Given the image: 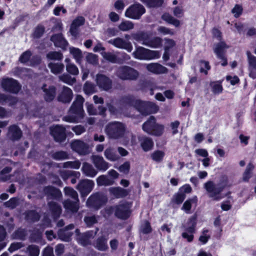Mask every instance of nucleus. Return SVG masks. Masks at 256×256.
<instances>
[{
  "instance_id": "f257e3e1",
  "label": "nucleus",
  "mask_w": 256,
  "mask_h": 256,
  "mask_svg": "<svg viewBox=\"0 0 256 256\" xmlns=\"http://www.w3.org/2000/svg\"><path fill=\"white\" fill-rule=\"evenodd\" d=\"M123 100L127 106H133L142 114L156 113L158 110V106L154 104L136 100L133 96L126 97Z\"/></svg>"
},
{
  "instance_id": "f03ea898",
  "label": "nucleus",
  "mask_w": 256,
  "mask_h": 256,
  "mask_svg": "<svg viewBox=\"0 0 256 256\" xmlns=\"http://www.w3.org/2000/svg\"><path fill=\"white\" fill-rule=\"evenodd\" d=\"M84 98L80 95H78L69 110V114L63 118V120L69 122H78L84 116L83 103Z\"/></svg>"
},
{
  "instance_id": "7ed1b4c3",
  "label": "nucleus",
  "mask_w": 256,
  "mask_h": 256,
  "mask_svg": "<svg viewBox=\"0 0 256 256\" xmlns=\"http://www.w3.org/2000/svg\"><path fill=\"white\" fill-rule=\"evenodd\" d=\"M227 182L226 178L224 179L222 182L217 184H215L212 181H208L204 184V187L209 197L214 200H219L222 198L220 192L227 186Z\"/></svg>"
},
{
  "instance_id": "20e7f679",
  "label": "nucleus",
  "mask_w": 256,
  "mask_h": 256,
  "mask_svg": "<svg viewBox=\"0 0 256 256\" xmlns=\"http://www.w3.org/2000/svg\"><path fill=\"white\" fill-rule=\"evenodd\" d=\"M105 132L109 138L118 139L122 138L126 134V127L123 123L114 121L106 125Z\"/></svg>"
},
{
  "instance_id": "39448f33",
  "label": "nucleus",
  "mask_w": 256,
  "mask_h": 256,
  "mask_svg": "<svg viewBox=\"0 0 256 256\" xmlns=\"http://www.w3.org/2000/svg\"><path fill=\"white\" fill-rule=\"evenodd\" d=\"M64 194L67 196L71 198L73 200L72 201L68 200L64 202V206L68 211L75 212L79 208L78 195L76 191L74 189L67 187L64 188Z\"/></svg>"
},
{
  "instance_id": "423d86ee",
  "label": "nucleus",
  "mask_w": 256,
  "mask_h": 256,
  "mask_svg": "<svg viewBox=\"0 0 256 256\" xmlns=\"http://www.w3.org/2000/svg\"><path fill=\"white\" fill-rule=\"evenodd\" d=\"M134 56L140 60L158 59L160 56V52L157 50H152L142 47H138L133 52Z\"/></svg>"
},
{
  "instance_id": "0eeeda50",
  "label": "nucleus",
  "mask_w": 256,
  "mask_h": 256,
  "mask_svg": "<svg viewBox=\"0 0 256 256\" xmlns=\"http://www.w3.org/2000/svg\"><path fill=\"white\" fill-rule=\"evenodd\" d=\"M132 204L127 202H123L114 208H109L106 209V212L108 214H110L114 211L115 215L116 217L122 218H127L130 214V208Z\"/></svg>"
},
{
  "instance_id": "6e6552de",
  "label": "nucleus",
  "mask_w": 256,
  "mask_h": 256,
  "mask_svg": "<svg viewBox=\"0 0 256 256\" xmlns=\"http://www.w3.org/2000/svg\"><path fill=\"white\" fill-rule=\"evenodd\" d=\"M134 39L142 42V44L152 48H158L162 45V39L159 37L150 38L149 35L146 33L140 34V38L138 34H134Z\"/></svg>"
},
{
  "instance_id": "1a4fd4ad",
  "label": "nucleus",
  "mask_w": 256,
  "mask_h": 256,
  "mask_svg": "<svg viewBox=\"0 0 256 256\" xmlns=\"http://www.w3.org/2000/svg\"><path fill=\"white\" fill-rule=\"evenodd\" d=\"M146 12L143 6L140 4H135L130 6L125 12V16L134 20H139Z\"/></svg>"
},
{
  "instance_id": "9d476101",
  "label": "nucleus",
  "mask_w": 256,
  "mask_h": 256,
  "mask_svg": "<svg viewBox=\"0 0 256 256\" xmlns=\"http://www.w3.org/2000/svg\"><path fill=\"white\" fill-rule=\"evenodd\" d=\"M116 76L122 80H134L138 76V72L134 68L127 66L119 68L116 72Z\"/></svg>"
},
{
  "instance_id": "9b49d317",
  "label": "nucleus",
  "mask_w": 256,
  "mask_h": 256,
  "mask_svg": "<svg viewBox=\"0 0 256 256\" xmlns=\"http://www.w3.org/2000/svg\"><path fill=\"white\" fill-rule=\"evenodd\" d=\"M107 201V198L104 195L96 193L91 196L87 200L86 204L89 208L98 209Z\"/></svg>"
},
{
  "instance_id": "f8f14e48",
  "label": "nucleus",
  "mask_w": 256,
  "mask_h": 256,
  "mask_svg": "<svg viewBox=\"0 0 256 256\" xmlns=\"http://www.w3.org/2000/svg\"><path fill=\"white\" fill-rule=\"evenodd\" d=\"M196 226V218L194 216L189 218L188 222L183 226L186 232H182V236L186 238L189 242L193 240L194 236L192 234L194 232Z\"/></svg>"
},
{
  "instance_id": "ddd939ff",
  "label": "nucleus",
  "mask_w": 256,
  "mask_h": 256,
  "mask_svg": "<svg viewBox=\"0 0 256 256\" xmlns=\"http://www.w3.org/2000/svg\"><path fill=\"white\" fill-rule=\"evenodd\" d=\"M229 48L230 46L224 42H220L214 48V52L218 58L222 60L221 64L222 66H226L228 64L227 60L224 56V52Z\"/></svg>"
},
{
  "instance_id": "4468645a",
  "label": "nucleus",
  "mask_w": 256,
  "mask_h": 256,
  "mask_svg": "<svg viewBox=\"0 0 256 256\" xmlns=\"http://www.w3.org/2000/svg\"><path fill=\"white\" fill-rule=\"evenodd\" d=\"M2 88L6 91L17 93L20 90V86L17 81L12 78H4L2 82Z\"/></svg>"
},
{
  "instance_id": "2eb2a0df",
  "label": "nucleus",
  "mask_w": 256,
  "mask_h": 256,
  "mask_svg": "<svg viewBox=\"0 0 256 256\" xmlns=\"http://www.w3.org/2000/svg\"><path fill=\"white\" fill-rule=\"evenodd\" d=\"M96 80L98 86L102 90L107 91L112 88V80L104 74H97Z\"/></svg>"
},
{
  "instance_id": "dca6fc26",
  "label": "nucleus",
  "mask_w": 256,
  "mask_h": 256,
  "mask_svg": "<svg viewBox=\"0 0 256 256\" xmlns=\"http://www.w3.org/2000/svg\"><path fill=\"white\" fill-rule=\"evenodd\" d=\"M96 232H88L84 234H80L78 230H76V240L82 246H86L88 244L91 238H93L96 234Z\"/></svg>"
},
{
  "instance_id": "f3484780",
  "label": "nucleus",
  "mask_w": 256,
  "mask_h": 256,
  "mask_svg": "<svg viewBox=\"0 0 256 256\" xmlns=\"http://www.w3.org/2000/svg\"><path fill=\"white\" fill-rule=\"evenodd\" d=\"M94 185L92 180H85L81 181L78 186V188L83 196H86L92 190Z\"/></svg>"
},
{
  "instance_id": "a211bd4d",
  "label": "nucleus",
  "mask_w": 256,
  "mask_h": 256,
  "mask_svg": "<svg viewBox=\"0 0 256 256\" xmlns=\"http://www.w3.org/2000/svg\"><path fill=\"white\" fill-rule=\"evenodd\" d=\"M108 42L116 48L124 49L128 52H130L132 50V46L130 42H127L120 38L110 40L108 41Z\"/></svg>"
},
{
  "instance_id": "6ab92c4d",
  "label": "nucleus",
  "mask_w": 256,
  "mask_h": 256,
  "mask_svg": "<svg viewBox=\"0 0 256 256\" xmlns=\"http://www.w3.org/2000/svg\"><path fill=\"white\" fill-rule=\"evenodd\" d=\"M66 128L62 126H56L51 127L50 133L55 140L62 142L66 138Z\"/></svg>"
},
{
  "instance_id": "aec40b11",
  "label": "nucleus",
  "mask_w": 256,
  "mask_h": 256,
  "mask_svg": "<svg viewBox=\"0 0 256 256\" xmlns=\"http://www.w3.org/2000/svg\"><path fill=\"white\" fill-rule=\"evenodd\" d=\"M71 148L73 150L81 155H84L88 153V145L82 141L76 140L71 143Z\"/></svg>"
},
{
  "instance_id": "412c9836",
  "label": "nucleus",
  "mask_w": 256,
  "mask_h": 256,
  "mask_svg": "<svg viewBox=\"0 0 256 256\" xmlns=\"http://www.w3.org/2000/svg\"><path fill=\"white\" fill-rule=\"evenodd\" d=\"M91 159L96 168L99 170L106 171L109 167L108 164L102 156L93 155Z\"/></svg>"
},
{
  "instance_id": "4be33fe9",
  "label": "nucleus",
  "mask_w": 256,
  "mask_h": 256,
  "mask_svg": "<svg viewBox=\"0 0 256 256\" xmlns=\"http://www.w3.org/2000/svg\"><path fill=\"white\" fill-rule=\"evenodd\" d=\"M146 68L148 72L158 74H166L168 71L166 68L158 63L148 64H146Z\"/></svg>"
},
{
  "instance_id": "5701e85b",
  "label": "nucleus",
  "mask_w": 256,
  "mask_h": 256,
  "mask_svg": "<svg viewBox=\"0 0 256 256\" xmlns=\"http://www.w3.org/2000/svg\"><path fill=\"white\" fill-rule=\"evenodd\" d=\"M73 94L72 90L64 86L58 96V100L62 102H70L72 100Z\"/></svg>"
},
{
  "instance_id": "b1692460",
  "label": "nucleus",
  "mask_w": 256,
  "mask_h": 256,
  "mask_svg": "<svg viewBox=\"0 0 256 256\" xmlns=\"http://www.w3.org/2000/svg\"><path fill=\"white\" fill-rule=\"evenodd\" d=\"M44 192L49 199L57 200L62 197L60 190L52 186H48L44 189Z\"/></svg>"
},
{
  "instance_id": "393cba45",
  "label": "nucleus",
  "mask_w": 256,
  "mask_h": 256,
  "mask_svg": "<svg viewBox=\"0 0 256 256\" xmlns=\"http://www.w3.org/2000/svg\"><path fill=\"white\" fill-rule=\"evenodd\" d=\"M74 228V226L70 224L66 227L64 229L60 230L58 232V236L60 240L68 242L70 240L72 233L69 231Z\"/></svg>"
},
{
  "instance_id": "a878e982",
  "label": "nucleus",
  "mask_w": 256,
  "mask_h": 256,
  "mask_svg": "<svg viewBox=\"0 0 256 256\" xmlns=\"http://www.w3.org/2000/svg\"><path fill=\"white\" fill-rule=\"evenodd\" d=\"M51 40L54 43L56 47H60L62 48H65L68 46V42L63 38L61 34L54 35L51 38Z\"/></svg>"
},
{
  "instance_id": "bb28decb",
  "label": "nucleus",
  "mask_w": 256,
  "mask_h": 256,
  "mask_svg": "<svg viewBox=\"0 0 256 256\" xmlns=\"http://www.w3.org/2000/svg\"><path fill=\"white\" fill-rule=\"evenodd\" d=\"M84 22V18L82 16H80L76 18L72 22L70 32L71 34L76 36L77 34V28L82 25Z\"/></svg>"
},
{
  "instance_id": "cd10ccee",
  "label": "nucleus",
  "mask_w": 256,
  "mask_h": 256,
  "mask_svg": "<svg viewBox=\"0 0 256 256\" xmlns=\"http://www.w3.org/2000/svg\"><path fill=\"white\" fill-rule=\"evenodd\" d=\"M83 173L86 176L93 178L97 174V171L88 162H84L82 167Z\"/></svg>"
},
{
  "instance_id": "c85d7f7f",
  "label": "nucleus",
  "mask_w": 256,
  "mask_h": 256,
  "mask_svg": "<svg viewBox=\"0 0 256 256\" xmlns=\"http://www.w3.org/2000/svg\"><path fill=\"white\" fill-rule=\"evenodd\" d=\"M109 192L112 195L116 198L126 196L128 194V190L120 187L110 188L109 189Z\"/></svg>"
},
{
  "instance_id": "c756f323",
  "label": "nucleus",
  "mask_w": 256,
  "mask_h": 256,
  "mask_svg": "<svg viewBox=\"0 0 256 256\" xmlns=\"http://www.w3.org/2000/svg\"><path fill=\"white\" fill-rule=\"evenodd\" d=\"M156 124L155 118L152 116L150 118L145 122L142 126L143 130L146 133L151 134L153 131V129Z\"/></svg>"
},
{
  "instance_id": "7c9ffc66",
  "label": "nucleus",
  "mask_w": 256,
  "mask_h": 256,
  "mask_svg": "<svg viewBox=\"0 0 256 256\" xmlns=\"http://www.w3.org/2000/svg\"><path fill=\"white\" fill-rule=\"evenodd\" d=\"M48 206L53 218H58L62 212L61 207L54 202H48Z\"/></svg>"
},
{
  "instance_id": "2f4dec72",
  "label": "nucleus",
  "mask_w": 256,
  "mask_h": 256,
  "mask_svg": "<svg viewBox=\"0 0 256 256\" xmlns=\"http://www.w3.org/2000/svg\"><path fill=\"white\" fill-rule=\"evenodd\" d=\"M8 136L12 140H18L22 136V132L17 126L14 125L10 127Z\"/></svg>"
},
{
  "instance_id": "473e14b6",
  "label": "nucleus",
  "mask_w": 256,
  "mask_h": 256,
  "mask_svg": "<svg viewBox=\"0 0 256 256\" xmlns=\"http://www.w3.org/2000/svg\"><path fill=\"white\" fill-rule=\"evenodd\" d=\"M44 86L42 88L44 92V97L46 100L48 102L52 100L56 95V88L54 86H50L48 88H46Z\"/></svg>"
},
{
  "instance_id": "72a5a7b5",
  "label": "nucleus",
  "mask_w": 256,
  "mask_h": 256,
  "mask_svg": "<svg viewBox=\"0 0 256 256\" xmlns=\"http://www.w3.org/2000/svg\"><path fill=\"white\" fill-rule=\"evenodd\" d=\"M140 140L141 146L144 151H148L152 148L154 142L151 138L148 137H142Z\"/></svg>"
},
{
  "instance_id": "f704fd0d",
  "label": "nucleus",
  "mask_w": 256,
  "mask_h": 256,
  "mask_svg": "<svg viewBox=\"0 0 256 256\" xmlns=\"http://www.w3.org/2000/svg\"><path fill=\"white\" fill-rule=\"evenodd\" d=\"M162 18L166 22L172 24L176 28L179 27L181 24V22L178 20L176 19L169 14H164L162 16Z\"/></svg>"
},
{
  "instance_id": "c9c22d12",
  "label": "nucleus",
  "mask_w": 256,
  "mask_h": 256,
  "mask_svg": "<svg viewBox=\"0 0 256 256\" xmlns=\"http://www.w3.org/2000/svg\"><path fill=\"white\" fill-rule=\"evenodd\" d=\"M48 67L52 74H58L64 70V66L62 63L50 62L48 64Z\"/></svg>"
},
{
  "instance_id": "e433bc0d",
  "label": "nucleus",
  "mask_w": 256,
  "mask_h": 256,
  "mask_svg": "<svg viewBox=\"0 0 256 256\" xmlns=\"http://www.w3.org/2000/svg\"><path fill=\"white\" fill-rule=\"evenodd\" d=\"M105 157L109 160L114 162L120 158L119 156L116 154L114 148H106L104 152Z\"/></svg>"
},
{
  "instance_id": "4c0bfd02",
  "label": "nucleus",
  "mask_w": 256,
  "mask_h": 256,
  "mask_svg": "<svg viewBox=\"0 0 256 256\" xmlns=\"http://www.w3.org/2000/svg\"><path fill=\"white\" fill-rule=\"evenodd\" d=\"M70 52L72 55L76 62L80 64H81L82 60V54L80 50L78 48L71 47L70 48Z\"/></svg>"
},
{
  "instance_id": "58836bf2",
  "label": "nucleus",
  "mask_w": 256,
  "mask_h": 256,
  "mask_svg": "<svg viewBox=\"0 0 256 256\" xmlns=\"http://www.w3.org/2000/svg\"><path fill=\"white\" fill-rule=\"evenodd\" d=\"M96 182L99 186H106L112 184H114V180L110 178L108 176L102 175L97 178Z\"/></svg>"
},
{
  "instance_id": "ea45409f",
  "label": "nucleus",
  "mask_w": 256,
  "mask_h": 256,
  "mask_svg": "<svg viewBox=\"0 0 256 256\" xmlns=\"http://www.w3.org/2000/svg\"><path fill=\"white\" fill-rule=\"evenodd\" d=\"M87 107V110L88 114L90 115H95L97 114H104L106 109L102 106H99L98 110H96L94 108V106L92 104H86Z\"/></svg>"
},
{
  "instance_id": "a19ab883",
  "label": "nucleus",
  "mask_w": 256,
  "mask_h": 256,
  "mask_svg": "<svg viewBox=\"0 0 256 256\" xmlns=\"http://www.w3.org/2000/svg\"><path fill=\"white\" fill-rule=\"evenodd\" d=\"M101 54L106 60L112 63L120 62V60L118 58L116 54L110 52H102Z\"/></svg>"
},
{
  "instance_id": "79ce46f5",
  "label": "nucleus",
  "mask_w": 256,
  "mask_h": 256,
  "mask_svg": "<svg viewBox=\"0 0 256 256\" xmlns=\"http://www.w3.org/2000/svg\"><path fill=\"white\" fill-rule=\"evenodd\" d=\"M222 82V81H216L210 82V86L214 94H218L222 92L223 88Z\"/></svg>"
},
{
  "instance_id": "37998d69",
  "label": "nucleus",
  "mask_w": 256,
  "mask_h": 256,
  "mask_svg": "<svg viewBox=\"0 0 256 256\" xmlns=\"http://www.w3.org/2000/svg\"><path fill=\"white\" fill-rule=\"evenodd\" d=\"M95 247L100 250L104 251L106 250L108 248L107 240L103 237L98 238L95 244Z\"/></svg>"
},
{
  "instance_id": "c03bdc74",
  "label": "nucleus",
  "mask_w": 256,
  "mask_h": 256,
  "mask_svg": "<svg viewBox=\"0 0 256 256\" xmlns=\"http://www.w3.org/2000/svg\"><path fill=\"white\" fill-rule=\"evenodd\" d=\"M134 23L130 20H124L118 26V28L124 32L128 31L133 29Z\"/></svg>"
},
{
  "instance_id": "a18cd8bd",
  "label": "nucleus",
  "mask_w": 256,
  "mask_h": 256,
  "mask_svg": "<svg viewBox=\"0 0 256 256\" xmlns=\"http://www.w3.org/2000/svg\"><path fill=\"white\" fill-rule=\"evenodd\" d=\"M197 202V198L194 196L190 200H186L182 207V210H184L186 213L189 214L192 208V204H196Z\"/></svg>"
},
{
  "instance_id": "49530a36",
  "label": "nucleus",
  "mask_w": 256,
  "mask_h": 256,
  "mask_svg": "<svg viewBox=\"0 0 256 256\" xmlns=\"http://www.w3.org/2000/svg\"><path fill=\"white\" fill-rule=\"evenodd\" d=\"M40 248L36 245H30L28 246L26 252L28 256H38L40 254Z\"/></svg>"
},
{
  "instance_id": "de8ad7c7",
  "label": "nucleus",
  "mask_w": 256,
  "mask_h": 256,
  "mask_svg": "<svg viewBox=\"0 0 256 256\" xmlns=\"http://www.w3.org/2000/svg\"><path fill=\"white\" fill-rule=\"evenodd\" d=\"M60 175L64 180H66L71 176H74L76 178H79L80 173L72 170H64L60 172Z\"/></svg>"
},
{
  "instance_id": "09e8293b",
  "label": "nucleus",
  "mask_w": 256,
  "mask_h": 256,
  "mask_svg": "<svg viewBox=\"0 0 256 256\" xmlns=\"http://www.w3.org/2000/svg\"><path fill=\"white\" fill-rule=\"evenodd\" d=\"M164 155L165 154L164 152L158 150L154 151L152 154L151 158L154 162H160L162 160Z\"/></svg>"
},
{
  "instance_id": "8fccbe9b",
  "label": "nucleus",
  "mask_w": 256,
  "mask_h": 256,
  "mask_svg": "<svg viewBox=\"0 0 256 256\" xmlns=\"http://www.w3.org/2000/svg\"><path fill=\"white\" fill-rule=\"evenodd\" d=\"M148 7H157L162 5V0H140Z\"/></svg>"
},
{
  "instance_id": "3c124183",
  "label": "nucleus",
  "mask_w": 256,
  "mask_h": 256,
  "mask_svg": "<svg viewBox=\"0 0 256 256\" xmlns=\"http://www.w3.org/2000/svg\"><path fill=\"white\" fill-rule=\"evenodd\" d=\"M84 91L86 94H91L96 92V86L93 84L86 82L84 86Z\"/></svg>"
},
{
  "instance_id": "603ef678",
  "label": "nucleus",
  "mask_w": 256,
  "mask_h": 256,
  "mask_svg": "<svg viewBox=\"0 0 256 256\" xmlns=\"http://www.w3.org/2000/svg\"><path fill=\"white\" fill-rule=\"evenodd\" d=\"M16 102V98L10 96H6L0 94V103H8L10 105H12L15 104Z\"/></svg>"
},
{
  "instance_id": "864d4df0",
  "label": "nucleus",
  "mask_w": 256,
  "mask_h": 256,
  "mask_svg": "<svg viewBox=\"0 0 256 256\" xmlns=\"http://www.w3.org/2000/svg\"><path fill=\"white\" fill-rule=\"evenodd\" d=\"M59 79L62 82L69 85H72L76 82V78L71 77L68 74H64L60 76Z\"/></svg>"
},
{
  "instance_id": "5fc2aeb1",
  "label": "nucleus",
  "mask_w": 256,
  "mask_h": 256,
  "mask_svg": "<svg viewBox=\"0 0 256 256\" xmlns=\"http://www.w3.org/2000/svg\"><path fill=\"white\" fill-rule=\"evenodd\" d=\"M246 55L248 62V69L256 68V57L252 54L250 52H246Z\"/></svg>"
},
{
  "instance_id": "6e6d98bb",
  "label": "nucleus",
  "mask_w": 256,
  "mask_h": 256,
  "mask_svg": "<svg viewBox=\"0 0 256 256\" xmlns=\"http://www.w3.org/2000/svg\"><path fill=\"white\" fill-rule=\"evenodd\" d=\"M46 57L50 60H60L62 58L63 55L60 52H52L47 54Z\"/></svg>"
},
{
  "instance_id": "4d7b16f0",
  "label": "nucleus",
  "mask_w": 256,
  "mask_h": 256,
  "mask_svg": "<svg viewBox=\"0 0 256 256\" xmlns=\"http://www.w3.org/2000/svg\"><path fill=\"white\" fill-rule=\"evenodd\" d=\"M66 70L68 72L72 75H78L79 70L77 66L72 63H68L66 65Z\"/></svg>"
},
{
  "instance_id": "13d9d810",
  "label": "nucleus",
  "mask_w": 256,
  "mask_h": 256,
  "mask_svg": "<svg viewBox=\"0 0 256 256\" xmlns=\"http://www.w3.org/2000/svg\"><path fill=\"white\" fill-rule=\"evenodd\" d=\"M153 130L151 134L160 136L162 134L164 131V126L162 124H158L156 122Z\"/></svg>"
},
{
  "instance_id": "bf43d9fd",
  "label": "nucleus",
  "mask_w": 256,
  "mask_h": 256,
  "mask_svg": "<svg viewBox=\"0 0 256 256\" xmlns=\"http://www.w3.org/2000/svg\"><path fill=\"white\" fill-rule=\"evenodd\" d=\"M81 163L79 160L74 162H66L64 164V167L65 168H72L74 169H78L80 166Z\"/></svg>"
},
{
  "instance_id": "052dcab7",
  "label": "nucleus",
  "mask_w": 256,
  "mask_h": 256,
  "mask_svg": "<svg viewBox=\"0 0 256 256\" xmlns=\"http://www.w3.org/2000/svg\"><path fill=\"white\" fill-rule=\"evenodd\" d=\"M157 30L159 34L163 35L172 36L174 34V32L172 30L163 26H158Z\"/></svg>"
},
{
  "instance_id": "680f3d73",
  "label": "nucleus",
  "mask_w": 256,
  "mask_h": 256,
  "mask_svg": "<svg viewBox=\"0 0 256 256\" xmlns=\"http://www.w3.org/2000/svg\"><path fill=\"white\" fill-rule=\"evenodd\" d=\"M200 72L206 74L210 68L209 62L206 61L202 60L200 62Z\"/></svg>"
},
{
  "instance_id": "e2e57ef3",
  "label": "nucleus",
  "mask_w": 256,
  "mask_h": 256,
  "mask_svg": "<svg viewBox=\"0 0 256 256\" xmlns=\"http://www.w3.org/2000/svg\"><path fill=\"white\" fill-rule=\"evenodd\" d=\"M52 157L56 160H63L68 158V154L66 152L60 151L54 153Z\"/></svg>"
},
{
  "instance_id": "0e129e2a",
  "label": "nucleus",
  "mask_w": 256,
  "mask_h": 256,
  "mask_svg": "<svg viewBox=\"0 0 256 256\" xmlns=\"http://www.w3.org/2000/svg\"><path fill=\"white\" fill-rule=\"evenodd\" d=\"M254 168V166L250 164L247 166L246 170L243 175V180L244 181H248L252 176V171Z\"/></svg>"
},
{
  "instance_id": "69168bd1",
  "label": "nucleus",
  "mask_w": 256,
  "mask_h": 256,
  "mask_svg": "<svg viewBox=\"0 0 256 256\" xmlns=\"http://www.w3.org/2000/svg\"><path fill=\"white\" fill-rule=\"evenodd\" d=\"M140 232L143 234H148L152 232V228L150 224L147 222L144 221L141 225Z\"/></svg>"
},
{
  "instance_id": "338daca9",
  "label": "nucleus",
  "mask_w": 256,
  "mask_h": 256,
  "mask_svg": "<svg viewBox=\"0 0 256 256\" xmlns=\"http://www.w3.org/2000/svg\"><path fill=\"white\" fill-rule=\"evenodd\" d=\"M11 171V168L6 167L4 168L0 172V179L6 181L10 179V176L7 175Z\"/></svg>"
},
{
  "instance_id": "774afa93",
  "label": "nucleus",
  "mask_w": 256,
  "mask_h": 256,
  "mask_svg": "<svg viewBox=\"0 0 256 256\" xmlns=\"http://www.w3.org/2000/svg\"><path fill=\"white\" fill-rule=\"evenodd\" d=\"M87 62L92 64H96L98 62V56L92 53H88L86 56Z\"/></svg>"
}]
</instances>
